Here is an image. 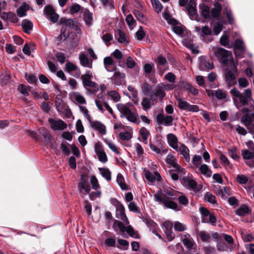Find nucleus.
Masks as SVG:
<instances>
[{
  "mask_svg": "<svg viewBox=\"0 0 254 254\" xmlns=\"http://www.w3.org/2000/svg\"><path fill=\"white\" fill-rule=\"evenodd\" d=\"M212 50L221 64L226 66H232L233 70L235 72H237V64L234 63L231 52L218 47H213Z\"/></svg>",
  "mask_w": 254,
  "mask_h": 254,
  "instance_id": "obj_1",
  "label": "nucleus"
},
{
  "mask_svg": "<svg viewBox=\"0 0 254 254\" xmlns=\"http://www.w3.org/2000/svg\"><path fill=\"white\" fill-rule=\"evenodd\" d=\"M118 110L121 113V117L126 118L128 121L139 124L140 121L139 116L136 110L131 111L130 109V103H118L116 105Z\"/></svg>",
  "mask_w": 254,
  "mask_h": 254,
  "instance_id": "obj_2",
  "label": "nucleus"
},
{
  "mask_svg": "<svg viewBox=\"0 0 254 254\" xmlns=\"http://www.w3.org/2000/svg\"><path fill=\"white\" fill-rule=\"evenodd\" d=\"M231 94L233 96V100L235 105L239 108V104L242 106L246 105L248 103V99L243 96L240 91L235 88H233L230 91Z\"/></svg>",
  "mask_w": 254,
  "mask_h": 254,
  "instance_id": "obj_3",
  "label": "nucleus"
},
{
  "mask_svg": "<svg viewBox=\"0 0 254 254\" xmlns=\"http://www.w3.org/2000/svg\"><path fill=\"white\" fill-rule=\"evenodd\" d=\"M78 188L82 196L90 193L91 190L90 186L88 179L86 178L84 175L81 176V180L78 184Z\"/></svg>",
  "mask_w": 254,
  "mask_h": 254,
  "instance_id": "obj_4",
  "label": "nucleus"
},
{
  "mask_svg": "<svg viewBox=\"0 0 254 254\" xmlns=\"http://www.w3.org/2000/svg\"><path fill=\"white\" fill-rule=\"evenodd\" d=\"M48 122L51 128L53 130H62L67 127L66 124L63 120L59 119L49 118Z\"/></svg>",
  "mask_w": 254,
  "mask_h": 254,
  "instance_id": "obj_5",
  "label": "nucleus"
},
{
  "mask_svg": "<svg viewBox=\"0 0 254 254\" xmlns=\"http://www.w3.org/2000/svg\"><path fill=\"white\" fill-rule=\"evenodd\" d=\"M95 151L99 160L102 163H106L108 161L107 156L102 148L100 143L98 142L95 144Z\"/></svg>",
  "mask_w": 254,
  "mask_h": 254,
  "instance_id": "obj_6",
  "label": "nucleus"
},
{
  "mask_svg": "<svg viewBox=\"0 0 254 254\" xmlns=\"http://www.w3.org/2000/svg\"><path fill=\"white\" fill-rule=\"evenodd\" d=\"M182 240L184 245L187 249H194L196 247V244L189 234L182 235Z\"/></svg>",
  "mask_w": 254,
  "mask_h": 254,
  "instance_id": "obj_7",
  "label": "nucleus"
},
{
  "mask_svg": "<svg viewBox=\"0 0 254 254\" xmlns=\"http://www.w3.org/2000/svg\"><path fill=\"white\" fill-rule=\"evenodd\" d=\"M104 65L107 71L113 72L116 68V64L115 62L111 57H107L104 59Z\"/></svg>",
  "mask_w": 254,
  "mask_h": 254,
  "instance_id": "obj_8",
  "label": "nucleus"
},
{
  "mask_svg": "<svg viewBox=\"0 0 254 254\" xmlns=\"http://www.w3.org/2000/svg\"><path fill=\"white\" fill-rule=\"evenodd\" d=\"M166 162L178 170L179 172H183L184 169L176 162V158L173 154H169L166 157Z\"/></svg>",
  "mask_w": 254,
  "mask_h": 254,
  "instance_id": "obj_9",
  "label": "nucleus"
},
{
  "mask_svg": "<svg viewBox=\"0 0 254 254\" xmlns=\"http://www.w3.org/2000/svg\"><path fill=\"white\" fill-rule=\"evenodd\" d=\"M116 216L118 219L122 220L125 224H127L129 222L125 214V207L122 204H120L117 208Z\"/></svg>",
  "mask_w": 254,
  "mask_h": 254,
  "instance_id": "obj_10",
  "label": "nucleus"
},
{
  "mask_svg": "<svg viewBox=\"0 0 254 254\" xmlns=\"http://www.w3.org/2000/svg\"><path fill=\"white\" fill-rule=\"evenodd\" d=\"M125 77V74L119 71H115L114 75L110 79L112 83L116 85H119L121 84L123 80Z\"/></svg>",
  "mask_w": 254,
  "mask_h": 254,
  "instance_id": "obj_11",
  "label": "nucleus"
},
{
  "mask_svg": "<svg viewBox=\"0 0 254 254\" xmlns=\"http://www.w3.org/2000/svg\"><path fill=\"white\" fill-rule=\"evenodd\" d=\"M232 68L233 71L228 70L225 75V80L229 86H231L236 83V76L234 73L237 72H235L233 70V67L231 66Z\"/></svg>",
  "mask_w": 254,
  "mask_h": 254,
  "instance_id": "obj_12",
  "label": "nucleus"
},
{
  "mask_svg": "<svg viewBox=\"0 0 254 254\" xmlns=\"http://www.w3.org/2000/svg\"><path fill=\"white\" fill-rule=\"evenodd\" d=\"M182 184L189 189H192L194 191H198L199 190V189L197 188V183L192 179L184 178L182 181Z\"/></svg>",
  "mask_w": 254,
  "mask_h": 254,
  "instance_id": "obj_13",
  "label": "nucleus"
},
{
  "mask_svg": "<svg viewBox=\"0 0 254 254\" xmlns=\"http://www.w3.org/2000/svg\"><path fill=\"white\" fill-rule=\"evenodd\" d=\"M143 173L145 178L150 182L153 183L156 180H160V176L157 172L155 173L153 175L148 170L144 169Z\"/></svg>",
  "mask_w": 254,
  "mask_h": 254,
  "instance_id": "obj_14",
  "label": "nucleus"
},
{
  "mask_svg": "<svg viewBox=\"0 0 254 254\" xmlns=\"http://www.w3.org/2000/svg\"><path fill=\"white\" fill-rule=\"evenodd\" d=\"M90 124L91 127L94 129L99 131V132L102 134H105L106 132V127L105 126L102 124L101 122L98 121H93L92 122L91 121Z\"/></svg>",
  "mask_w": 254,
  "mask_h": 254,
  "instance_id": "obj_15",
  "label": "nucleus"
},
{
  "mask_svg": "<svg viewBox=\"0 0 254 254\" xmlns=\"http://www.w3.org/2000/svg\"><path fill=\"white\" fill-rule=\"evenodd\" d=\"M186 9L191 18H193L196 14L195 3L194 0H190L186 5Z\"/></svg>",
  "mask_w": 254,
  "mask_h": 254,
  "instance_id": "obj_16",
  "label": "nucleus"
},
{
  "mask_svg": "<svg viewBox=\"0 0 254 254\" xmlns=\"http://www.w3.org/2000/svg\"><path fill=\"white\" fill-rule=\"evenodd\" d=\"M177 151L180 153L185 158L187 162H189L190 160V157L189 154V150L187 146L184 144H182L180 147L177 149Z\"/></svg>",
  "mask_w": 254,
  "mask_h": 254,
  "instance_id": "obj_17",
  "label": "nucleus"
},
{
  "mask_svg": "<svg viewBox=\"0 0 254 254\" xmlns=\"http://www.w3.org/2000/svg\"><path fill=\"white\" fill-rule=\"evenodd\" d=\"M167 140L168 143L174 149H177L178 148V144H177V138L176 136L173 134L170 133L167 135Z\"/></svg>",
  "mask_w": 254,
  "mask_h": 254,
  "instance_id": "obj_18",
  "label": "nucleus"
},
{
  "mask_svg": "<svg viewBox=\"0 0 254 254\" xmlns=\"http://www.w3.org/2000/svg\"><path fill=\"white\" fill-rule=\"evenodd\" d=\"M200 67L203 70L205 69H210L213 68V65L206 58H202L200 60Z\"/></svg>",
  "mask_w": 254,
  "mask_h": 254,
  "instance_id": "obj_19",
  "label": "nucleus"
},
{
  "mask_svg": "<svg viewBox=\"0 0 254 254\" xmlns=\"http://www.w3.org/2000/svg\"><path fill=\"white\" fill-rule=\"evenodd\" d=\"M163 204L167 208L178 210V204L168 197H166V198L163 201Z\"/></svg>",
  "mask_w": 254,
  "mask_h": 254,
  "instance_id": "obj_20",
  "label": "nucleus"
},
{
  "mask_svg": "<svg viewBox=\"0 0 254 254\" xmlns=\"http://www.w3.org/2000/svg\"><path fill=\"white\" fill-rule=\"evenodd\" d=\"M80 63L82 65L89 68L92 67V62H90L86 56L84 54H81L79 56Z\"/></svg>",
  "mask_w": 254,
  "mask_h": 254,
  "instance_id": "obj_21",
  "label": "nucleus"
},
{
  "mask_svg": "<svg viewBox=\"0 0 254 254\" xmlns=\"http://www.w3.org/2000/svg\"><path fill=\"white\" fill-rule=\"evenodd\" d=\"M82 83L84 86L91 88L92 89V92H97L99 89L98 85L96 83L91 81V79L86 80L84 81H83Z\"/></svg>",
  "mask_w": 254,
  "mask_h": 254,
  "instance_id": "obj_22",
  "label": "nucleus"
},
{
  "mask_svg": "<svg viewBox=\"0 0 254 254\" xmlns=\"http://www.w3.org/2000/svg\"><path fill=\"white\" fill-rule=\"evenodd\" d=\"M77 25L76 23H75V22L70 19H68L65 21L64 25L63 26V27H66V31H68L69 32V31L72 32L73 29Z\"/></svg>",
  "mask_w": 254,
  "mask_h": 254,
  "instance_id": "obj_23",
  "label": "nucleus"
},
{
  "mask_svg": "<svg viewBox=\"0 0 254 254\" xmlns=\"http://www.w3.org/2000/svg\"><path fill=\"white\" fill-rule=\"evenodd\" d=\"M234 49V51L237 50L245 52V46L242 39H238L235 41Z\"/></svg>",
  "mask_w": 254,
  "mask_h": 254,
  "instance_id": "obj_24",
  "label": "nucleus"
},
{
  "mask_svg": "<svg viewBox=\"0 0 254 254\" xmlns=\"http://www.w3.org/2000/svg\"><path fill=\"white\" fill-rule=\"evenodd\" d=\"M118 41L121 43H128V40L125 33L121 30H118L117 35Z\"/></svg>",
  "mask_w": 254,
  "mask_h": 254,
  "instance_id": "obj_25",
  "label": "nucleus"
},
{
  "mask_svg": "<svg viewBox=\"0 0 254 254\" xmlns=\"http://www.w3.org/2000/svg\"><path fill=\"white\" fill-rule=\"evenodd\" d=\"M199 170L200 171L201 173L203 175L206 176L207 177H210L211 176L212 172L209 169L207 165L206 164L201 165L199 167Z\"/></svg>",
  "mask_w": 254,
  "mask_h": 254,
  "instance_id": "obj_26",
  "label": "nucleus"
},
{
  "mask_svg": "<svg viewBox=\"0 0 254 254\" xmlns=\"http://www.w3.org/2000/svg\"><path fill=\"white\" fill-rule=\"evenodd\" d=\"M200 9L202 15L205 19L208 18L210 17V9L208 6L204 4L199 5Z\"/></svg>",
  "mask_w": 254,
  "mask_h": 254,
  "instance_id": "obj_27",
  "label": "nucleus"
},
{
  "mask_svg": "<svg viewBox=\"0 0 254 254\" xmlns=\"http://www.w3.org/2000/svg\"><path fill=\"white\" fill-rule=\"evenodd\" d=\"M69 31H66V27H62L61 29V33L57 38L58 43H61L62 41H64L68 35Z\"/></svg>",
  "mask_w": 254,
  "mask_h": 254,
  "instance_id": "obj_28",
  "label": "nucleus"
},
{
  "mask_svg": "<svg viewBox=\"0 0 254 254\" xmlns=\"http://www.w3.org/2000/svg\"><path fill=\"white\" fill-rule=\"evenodd\" d=\"M199 210L201 214L202 222L203 223H208V217L211 213H210L209 211L204 207H201Z\"/></svg>",
  "mask_w": 254,
  "mask_h": 254,
  "instance_id": "obj_29",
  "label": "nucleus"
},
{
  "mask_svg": "<svg viewBox=\"0 0 254 254\" xmlns=\"http://www.w3.org/2000/svg\"><path fill=\"white\" fill-rule=\"evenodd\" d=\"M98 170L101 175L105 178L107 181H110L111 179V173L110 170L107 168H99Z\"/></svg>",
  "mask_w": 254,
  "mask_h": 254,
  "instance_id": "obj_30",
  "label": "nucleus"
},
{
  "mask_svg": "<svg viewBox=\"0 0 254 254\" xmlns=\"http://www.w3.org/2000/svg\"><path fill=\"white\" fill-rule=\"evenodd\" d=\"M72 97L79 104H86V100L84 97L77 92H73L71 94Z\"/></svg>",
  "mask_w": 254,
  "mask_h": 254,
  "instance_id": "obj_31",
  "label": "nucleus"
},
{
  "mask_svg": "<svg viewBox=\"0 0 254 254\" xmlns=\"http://www.w3.org/2000/svg\"><path fill=\"white\" fill-rule=\"evenodd\" d=\"M242 155L245 160L254 159V152H251L248 149L242 150Z\"/></svg>",
  "mask_w": 254,
  "mask_h": 254,
  "instance_id": "obj_32",
  "label": "nucleus"
},
{
  "mask_svg": "<svg viewBox=\"0 0 254 254\" xmlns=\"http://www.w3.org/2000/svg\"><path fill=\"white\" fill-rule=\"evenodd\" d=\"M249 212V207L246 205H243L240 206L236 211V213L237 215L244 216L248 214Z\"/></svg>",
  "mask_w": 254,
  "mask_h": 254,
  "instance_id": "obj_33",
  "label": "nucleus"
},
{
  "mask_svg": "<svg viewBox=\"0 0 254 254\" xmlns=\"http://www.w3.org/2000/svg\"><path fill=\"white\" fill-rule=\"evenodd\" d=\"M152 5L154 11L157 13H159L162 11L163 5L158 0H151Z\"/></svg>",
  "mask_w": 254,
  "mask_h": 254,
  "instance_id": "obj_34",
  "label": "nucleus"
},
{
  "mask_svg": "<svg viewBox=\"0 0 254 254\" xmlns=\"http://www.w3.org/2000/svg\"><path fill=\"white\" fill-rule=\"evenodd\" d=\"M29 9V6L26 4H23L17 9V15L19 17H23L26 15L27 11Z\"/></svg>",
  "mask_w": 254,
  "mask_h": 254,
  "instance_id": "obj_35",
  "label": "nucleus"
},
{
  "mask_svg": "<svg viewBox=\"0 0 254 254\" xmlns=\"http://www.w3.org/2000/svg\"><path fill=\"white\" fill-rule=\"evenodd\" d=\"M56 107L60 112H63L65 107V103L60 98H57L55 101Z\"/></svg>",
  "mask_w": 254,
  "mask_h": 254,
  "instance_id": "obj_36",
  "label": "nucleus"
},
{
  "mask_svg": "<svg viewBox=\"0 0 254 254\" xmlns=\"http://www.w3.org/2000/svg\"><path fill=\"white\" fill-rule=\"evenodd\" d=\"M139 133L141 136L143 141L145 144L147 143V138L150 134L149 131L145 127H143L140 129Z\"/></svg>",
  "mask_w": 254,
  "mask_h": 254,
  "instance_id": "obj_37",
  "label": "nucleus"
},
{
  "mask_svg": "<svg viewBox=\"0 0 254 254\" xmlns=\"http://www.w3.org/2000/svg\"><path fill=\"white\" fill-rule=\"evenodd\" d=\"M117 182L122 190L127 189V186L126 184L124 178L121 174H118Z\"/></svg>",
  "mask_w": 254,
  "mask_h": 254,
  "instance_id": "obj_38",
  "label": "nucleus"
},
{
  "mask_svg": "<svg viewBox=\"0 0 254 254\" xmlns=\"http://www.w3.org/2000/svg\"><path fill=\"white\" fill-rule=\"evenodd\" d=\"M84 20L87 25L90 26L93 24L92 14L89 11L84 12Z\"/></svg>",
  "mask_w": 254,
  "mask_h": 254,
  "instance_id": "obj_39",
  "label": "nucleus"
},
{
  "mask_svg": "<svg viewBox=\"0 0 254 254\" xmlns=\"http://www.w3.org/2000/svg\"><path fill=\"white\" fill-rule=\"evenodd\" d=\"M22 26L24 31L28 33L31 30L33 27V24L29 20L25 19L22 21Z\"/></svg>",
  "mask_w": 254,
  "mask_h": 254,
  "instance_id": "obj_40",
  "label": "nucleus"
},
{
  "mask_svg": "<svg viewBox=\"0 0 254 254\" xmlns=\"http://www.w3.org/2000/svg\"><path fill=\"white\" fill-rule=\"evenodd\" d=\"M221 4L218 3V2H216L214 4V7L211 10V14L213 17H217L221 11Z\"/></svg>",
  "mask_w": 254,
  "mask_h": 254,
  "instance_id": "obj_41",
  "label": "nucleus"
},
{
  "mask_svg": "<svg viewBox=\"0 0 254 254\" xmlns=\"http://www.w3.org/2000/svg\"><path fill=\"white\" fill-rule=\"evenodd\" d=\"M107 94L115 102L119 101L121 99L120 94L116 91H109L107 93Z\"/></svg>",
  "mask_w": 254,
  "mask_h": 254,
  "instance_id": "obj_42",
  "label": "nucleus"
},
{
  "mask_svg": "<svg viewBox=\"0 0 254 254\" xmlns=\"http://www.w3.org/2000/svg\"><path fill=\"white\" fill-rule=\"evenodd\" d=\"M2 18L3 19H8L13 23H16L18 21V19L16 15L11 12L4 13L3 15L2 16Z\"/></svg>",
  "mask_w": 254,
  "mask_h": 254,
  "instance_id": "obj_43",
  "label": "nucleus"
},
{
  "mask_svg": "<svg viewBox=\"0 0 254 254\" xmlns=\"http://www.w3.org/2000/svg\"><path fill=\"white\" fill-rule=\"evenodd\" d=\"M90 181L93 190H97L100 188L98 180L95 176L92 175L90 177Z\"/></svg>",
  "mask_w": 254,
  "mask_h": 254,
  "instance_id": "obj_44",
  "label": "nucleus"
},
{
  "mask_svg": "<svg viewBox=\"0 0 254 254\" xmlns=\"http://www.w3.org/2000/svg\"><path fill=\"white\" fill-rule=\"evenodd\" d=\"M183 87L192 95H196L198 94L197 90L194 88L191 85L188 84V83H183Z\"/></svg>",
  "mask_w": 254,
  "mask_h": 254,
  "instance_id": "obj_45",
  "label": "nucleus"
},
{
  "mask_svg": "<svg viewBox=\"0 0 254 254\" xmlns=\"http://www.w3.org/2000/svg\"><path fill=\"white\" fill-rule=\"evenodd\" d=\"M178 103L179 107L181 109L187 111L188 110L190 107V104L187 101L183 100L182 99L179 98L178 99Z\"/></svg>",
  "mask_w": 254,
  "mask_h": 254,
  "instance_id": "obj_46",
  "label": "nucleus"
},
{
  "mask_svg": "<svg viewBox=\"0 0 254 254\" xmlns=\"http://www.w3.org/2000/svg\"><path fill=\"white\" fill-rule=\"evenodd\" d=\"M65 69L68 72L78 70V76L80 74V72L79 69H78L77 67L75 64L71 63L69 62L66 64Z\"/></svg>",
  "mask_w": 254,
  "mask_h": 254,
  "instance_id": "obj_47",
  "label": "nucleus"
},
{
  "mask_svg": "<svg viewBox=\"0 0 254 254\" xmlns=\"http://www.w3.org/2000/svg\"><path fill=\"white\" fill-rule=\"evenodd\" d=\"M220 43L221 45L227 47L228 48H231L230 46H229V36L227 34H223L220 39Z\"/></svg>",
  "mask_w": 254,
  "mask_h": 254,
  "instance_id": "obj_48",
  "label": "nucleus"
},
{
  "mask_svg": "<svg viewBox=\"0 0 254 254\" xmlns=\"http://www.w3.org/2000/svg\"><path fill=\"white\" fill-rule=\"evenodd\" d=\"M198 235L203 242H209L211 239L210 236L204 231H199Z\"/></svg>",
  "mask_w": 254,
  "mask_h": 254,
  "instance_id": "obj_49",
  "label": "nucleus"
},
{
  "mask_svg": "<svg viewBox=\"0 0 254 254\" xmlns=\"http://www.w3.org/2000/svg\"><path fill=\"white\" fill-rule=\"evenodd\" d=\"M126 230L130 237L135 239L139 238V235L136 232L134 231L133 228L130 226H128L126 227Z\"/></svg>",
  "mask_w": 254,
  "mask_h": 254,
  "instance_id": "obj_50",
  "label": "nucleus"
},
{
  "mask_svg": "<svg viewBox=\"0 0 254 254\" xmlns=\"http://www.w3.org/2000/svg\"><path fill=\"white\" fill-rule=\"evenodd\" d=\"M155 95L160 99H163L165 95V91L161 88L159 84L158 85L157 88L156 90Z\"/></svg>",
  "mask_w": 254,
  "mask_h": 254,
  "instance_id": "obj_51",
  "label": "nucleus"
},
{
  "mask_svg": "<svg viewBox=\"0 0 254 254\" xmlns=\"http://www.w3.org/2000/svg\"><path fill=\"white\" fill-rule=\"evenodd\" d=\"M215 95L217 99L220 100L224 99L227 96L226 92L221 89L216 90Z\"/></svg>",
  "mask_w": 254,
  "mask_h": 254,
  "instance_id": "obj_52",
  "label": "nucleus"
},
{
  "mask_svg": "<svg viewBox=\"0 0 254 254\" xmlns=\"http://www.w3.org/2000/svg\"><path fill=\"white\" fill-rule=\"evenodd\" d=\"M141 104L144 110H147L151 107L150 100L147 98L143 99Z\"/></svg>",
  "mask_w": 254,
  "mask_h": 254,
  "instance_id": "obj_53",
  "label": "nucleus"
},
{
  "mask_svg": "<svg viewBox=\"0 0 254 254\" xmlns=\"http://www.w3.org/2000/svg\"><path fill=\"white\" fill-rule=\"evenodd\" d=\"M133 13L138 20L143 23H144L146 21V18L144 16L143 14L139 11L135 10Z\"/></svg>",
  "mask_w": 254,
  "mask_h": 254,
  "instance_id": "obj_54",
  "label": "nucleus"
},
{
  "mask_svg": "<svg viewBox=\"0 0 254 254\" xmlns=\"http://www.w3.org/2000/svg\"><path fill=\"white\" fill-rule=\"evenodd\" d=\"M173 31L177 34L183 36L184 30V28L180 25H176L172 27Z\"/></svg>",
  "mask_w": 254,
  "mask_h": 254,
  "instance_id": "obj_55",
  "label": "nucleus"
},
{
  "mask_svg": "<svg viewBox=\"0 0 254 254\" xmlns=\"http://www.w3.org/2000/svg\"><path fill=\"white\" fill-rule=\"evenodd\" d=\"M192 163L196 168H198L201 163V157L199 155H194L192 158Z\"/></svg>",
  "mask_w": 254,
  "mask_h": 254,
  "instance_id": "obj_56",
  "label": "nucleus"
},
{
  "mask_svg": "<svg viewBox=\"0 0 254 254\" xmlns=\"http://www.w3.org/2000/svg\"><path fill=\"white\" fill-rule=\"evenodd\" d=\"M155 200L157 201L161 202L163 203V201L166 198L165 194L162 193L161 191H158L154 194Z\"/></svg>",
  "mask_w": 254,
  "mask_h": 254,
  "instance_id": "obj_57",
  "label": "nucleus"
},
{
  "mask_svg": "<svg viewBox=\"0 0 254 254\" xmlns=\"http://www.w3.org/2000/svg\"><path fill=\"white\" fill-rule=\"evenodd\" d=\"M119 135L120 138L123 140H128L132 137V134L128 131L121 132Z\"/></svg>",
  "mask_w": 254,
  "mask_h": 254,
  "instance_id": "obj_58",
  "label": "nucleus"
},
{
  "mask_svg": "<svg viewBox=\"0 0 254 254\" xmlns=\"http://www.w3.org/2000/svg\"><path fill=\"white\" fill-rule=\"evenodd\" d=\"M29 86H25L23 84L19 85L18 90L19 91L24 95L27 96L28 95V91L30 90Z\"/></svg>",
  "mask_w": 254,
  "mask_h": 254,
  "instance_id": "obj_59",
  "label": "nucleus"
},
{
  "mask_svg": "<svg viewBox=\"0 0 254 254\" xmlns=\"http://www.w3.org/2000/svg\"><path fill=\"white\" fill-rule=\"evenodd\" d=\"M241 236L245 242H251L254 239V237L251 234L245 233L241 232Z\"/></svg>",
  "mask_w": 254,
  "mask_h": 254,
  "instance_id": "obj_60",
  "label": "nucleus"
},
{
  "mask_svg": "<svg viewBox=\"0 0 254 254\" xmlns=\"http://www.w3.org/2000/svg\"><path fill=\"white\" fill-rule=\"evenodd\" d=\"M164 192H165L166 194H167L170 196L174 197L173 198H176V197L178 196V194L180 193L179 192L173 190H169V189H165L164 190Z\"/></svg>",
  "mask_w": 254,
  "mask_h": 254,
  "instance_id": "obj_61",
  "label": "nucleus"
},
{
  "mask_svg": "<svg viewBox=\"0 0 254 254\" xmlns=\"http://www.w3.org/2000/svg\"><path fill=\"white\" fill-rule=\"evenodd\" d=\"M126 20L128 25L131 29H132L135 22V21L133 18L131 14L128 15L126 18Z\"/></svg>",
  "mask_w": 254,
  "mask_h": 254,
  "instance_id": "obj_62",
  "label": "nucleus"
},
{
  "mask_svg": "<svg viewBox=\"0 0 254 254\" xmlns=\"http://www.w3.org/2000/svg\"><path fill=\"white\" fill-rule=\"evenodd\" d=\"M113 39L112 35L109 33H105L102 36V40L107 45H109V42Z\"/></svg>",
  "mask_w": 254,
  "mask_h": 254,
  "instance_id": "obj_63",
  "label": "nucleus"
},
{
  "mask_svg": "<svg viewBox=\"0 0 254 254\" xmlns=\"http://www.w3.org/2000/svg\"><path fill=\"white\" fill-rule=\"evenodd\" d=\"M128 208L130 211L135 213L139 212L138 207L134 202H130L128 204Z\"/></svg>",
  "mask_w": 254,
  "mask_h": 254,
  "instance_id": "obj_64",
  "label": "nucleus"
}]
</instances>
